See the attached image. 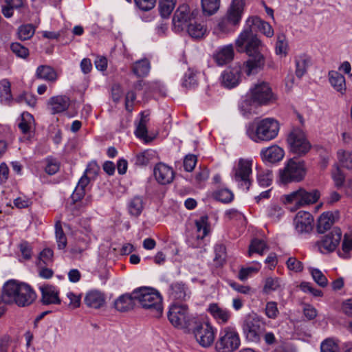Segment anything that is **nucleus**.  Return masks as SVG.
Instances as JSON below:
<instances>
[{"label":"nucleus","mask_w":352,"mask_h":352,"mask_svg":"<svg viewBox=\"0 0 352 352\" xmlns=\"http://www.w3.org/2000/svg\"><path fill=\"white\" fill-rule=\"evenodd\" d=\"M235 44L238 52H245L249 57L243 65L244 72L248 76L257 74L263 68L265 63L263 54L264 45L246 21Z\"/></svg>","instance_id":"f257e3e1"},{"label":"nucleus","mask_w":352,"mask_h":352,"mask_svg":"<svg viewBox=\"0 0 352 352\" xmlns=\"http://www.w3.org/2000/svg\"><path fill=\"white\" fill-rule=\"evenodd\" d=\"M36 298V294L29 285L15 280L7 281L3 287L1 295L0 317L6 310L3 303H14L19 307H24L32 304Z\"/></svg>","instance_id":"f03ea898"},{"label":"nucleus","mask_w":352,"mask_h":352,"mask_svg":"<svg viewBox=\"0 0 352 352\" xmlns=\"http://www.w3.org/2000/svg\"><path fill=\"white\" fill-rule=\"evenodd\" d=\"M278 131V122L270 118L255 119L246 128L248 136L255 142L272 140L277 136Z\"/></svg>","instance_id":"7ed1b4c3"},{"label":"nucleus","mask_w":352,"mask_h":352,"mask_svg":"<svg viewBox=\"0 0 352 352\" xmlns=\"http://www.w3.org/2000/svg\"><path fill=\"white\" fill-rule=\"evenodd\" d=\"M133 298L140 306L150 311L153 317L159 318L163 312L162 298L160 294L148 287H140L134 290Z\"/></svg>","instance_id":"20e7f679"},{"label":"nucleus","mask_w":352,"mask_h":352,"mask_svg":"<svg viewBox=\"0 0 352 352\" xmlns=\"http://www.w3.org/2000/svg\"><path fill=\"white\" fill-rule=\"evenodd\" d=\"M265 320L256 314L247 316L242 323L243 334L248 342L258 343L265 331Z\"/></svg>","instance_id":"39448f33"},{"label":"nucleus","mask_w":352,"mask_h":352,"mask_svg":"<svg viewBox=\"0 0 352 352\" xmlns=\"http://www.w3.org/2000/svg\"><path fill=\"white\" fill-rule=\"evenodd\" d=\"M244 5V0H232L226 14L218 24L220 31L225 33L233 31L241 21Z\"/></svg>","instance_id":"423d86ee"},{"label":"nucleus","mask_w":352,"mask_h":352,"mask_svg":"<svg viewBox=\"0 0 352 352\" xmlns=\"http://www.w3.org/2000/svg\"><path fill=\"white\" fill-rule=\"evenodd\" d=\"M240 344L239 333L234 327L229 326L221 330L215 349L218 352H234L239 348Z\"/></svg>","instance_id":"0eeeda50"},{"label":"nucleus","mask_w":352,"mask_h":352,"mask_svg":"<svg viewBox=\"0 0 352 352\" xmlns=\"http://www.w3.org/2000/svg\"><path fill=\"white\" fill-rule=\"evenodd\" d=\"M167 315L170 322L179 328H190L195 320V318L189 314L188 306L184 304H173Z\"/></svg>","instance_id":"6e6552de"},{"label":"nucleus","mask_w":352,"mask_h":352,"mask_svg":"<svg viewBox=\"0 0 352 352\" xmlns=\"http://www.w3.org/2000/svg\"><path fill=\"white\" fill-rule=\"evenodd\" d=\"M188 329L192 331L197 342L201 346L208 347L213 343L215 329L209 322L198 321L195 318L192 325Z\"/></svg>","instance_id":"1a4fd4ad"},{"label":"nucleus","mask_w":352,"mask_h":352,"mask_svg":"<svg viewBox=\"0 0 352 352\" xmlns=\"http://www.w3.org/2000/svg\"><path fill=\"white\" fill-rule=\"evenodd\" d=\"M305 173L304 161H296L294 157L288 161L283 170H280V179L285 184L300 182L305 177Z\"/></svg>","instance_id":"9d476101"},{"label":"nucleus","mask_w":352,"mask_h":352,"mask_svg":"<svg viewBox=\"0 0 352 352\" xmlns=\"http://www.w3.org/2000/svg\"><path fill=\"white\" fill-rule=\"evenodd\" d=\"M287 142L290 151L298 157L305 155L310 150L311 146L306 138L303 131L299 128H294L289 133Z\"/></svg>","instance_id":"9b49d317"},{"label":"nucleus","mask_w":352,"mask_h":352,"mask_svg":"<svg viewBox=\"0 0 352 352\" xmlns=\"http://www.w3.org/2000/svg\"><path fill=\"white\" fill-rule=\"evenodd\" d=\"M197 12L190 11V7L187 4L179 6L176 10L173 18V24L175 32H179L187 28L195 18Z\"/></svg>","instance_id":"f8f14e48"},{"label":"nucleus","mask_w":352,"mask_h":352,"mask_svg":"<svg viewBox=\"0 0 352 352\" xmlns=\"http://www.w3.org/2000/svg\"><path fill=\"white\" fill-rule=\"evenodd\" d=\"M233 179L238 183L240 188L248 190L251 185L250 176L252 173V162L240 159L237 166L232 170Z\"/></svg>","instance_id":"ddd939ff"},{"label":"nucleus","mask_w":352,"mask_h":352,"mask_svg":"<svg viewBox=\"0 0 352 352\" xmlns=\"http://www.w3.org/2000/svg\"><path fill=\"white\" fill-rule=\"evenodd\" d=\"M320 198V192L313 190L308 192L302 188L287 195L286 201L288 203L294 202L297 207L309 205L316 203Z\"/></svg>","instance_id":"4468645a"},{"label":"nucleus","mask_w":352,"mask_h":352,"mask_svg":"<svg viewBox=\"0 0 352 352\" xmlns=\"http://www.w3.org/2000/svg\"><path fill=\"white\" fill-rule=\"evenodd\" d=\"M250 92L252 101L258 104H266L274 99L271 87L264 81L255 84Z\"/></svg>","instance_id":"2eb2a0df"},{"label":"nucleus","mask_w":352,"mask_h":352,"mask_svg":"<svg viewBox=\"0 0 352 352\" xmlns=\"http://www.w3.org/2000/svg\"><path fill=\"white\" fill-rule=\"evenodd\" d=\"M341 239V230L339 228H334L330 232L317 241L316 245L322 253L332 252L340 244Z\"/></svg>","instance_id":"dca6fc26"},{"label":"nucleus","mask_w":352,"mask_h":352,"mask_svg":"<svg viewBox=\"0 0 352 352\" xmlns=\"http://www.w3.org/2000/svg\"><path fill=\"white\" fill-rule=\"evenodd\" d=\"M241 67L236 64L232 67H228L221 76V83L223 87L227 89L236 87L241 81Z\"/></svg>","instance_id":"f3484780"},{"label":"nucleus","mask_w":352,"mask_h":352,"mask_svg":"<svg viewBox=\"0 0 352 352\" xmlns=\"http://www.w3.org/2000/svg\"><path fill=\"white\" fill-rule=\"evenodd\" d=\"M314 219L312 215L305 211H299L294 219V223L298 233H308L313 229Z\"/></svg>","instance_id":"a211bd4d"},{"label":"nucleus","mask_w":352,"mask_h":352,"mask_svg":"<svg viewBox=\"0 0 352 352\" xmlns=\"http://www.w3.org/2000/svg\"><path fill=\"white\" fill-rule=\"evenodd\" d=\"M41 292V301L43 305H60L59 292L56 287L51 285H45L40 287Z\"/></svg>","instance_id":"6ab92c4d"},{"label":"nucleus","mask_w":352,"mask_h":352,"mask_svg":"<svg viewBox=\"0 0 352 352\" xmlns=\"http://www.w3.org/2000/svg\"><path fill=\"white\" fill-rule=\"evenodd\" d=\"M153 171L156 180L162 185L170 184L173 180V169L163 163L156 164Z\"/></svg>","instance_id":"aec40b11"},{"label":"nucleus","mask_w":352,"mask_h":352,"mask_svg":"<svg viewBox=\"0 0 352 352\" xmlns=\"http://www.w3.org/2000/svg\"><path fill=\"white\" fill-rule=\"evenodd\" d=\"M246 22L256 34L259 31L267 37H272L274 35V30L270 24L256 16H250Z\"/></svg>","instance_id":"412c9836"},{"label":"nucleus","mask_w":352,"mask_h":352,"mask_svg":"<svg viewBox=\"0 0 352 352\" xmlns=\"http://www.w3.org/2000/svg\"><path fill=\"white\" fill-rule=\"evenodd\" d=\"M234 54L232 45H225L214 53L213 59L217 65L223 66L232 60Z\"/></svg>","instance_id":"4be33fe9"},{"label":"nucleus","mask_w":352,"mask_h":352,"mask_svg":"<svg viewBox=\"0 0 352 352\" xmlns=\"http://www.w3.org/2000/svg\"><path fill=\"white\" fill-rule=\"evenodd\" d=\"M52 114L66 111L70 105V99L66 96H56L50 98L47 102Z\"/></svg>","instance_id":"5701e85b"},{"label":"nucleus","mask_w":352,"mask_h":352,"mask_svg":"<svg viewBox=\"0 0 352 352\" xmlns=\"http://www.w3.org/2000/svg\"><path fill=\"white\" fill-rule=\"evenodd\" d=\"M134 296V291L131 294L120 296L114 302L115 309L120 312L131 310L137 302V298H133Z\"/></svg>","instance_id":"b1692460"},{"label":"nucleus","mask_w":352,"mask_h":352,"mask_svg":"<svg viewBox=\"0 0 352 352\" xmlns=\"http://www.w3.org/2000/svg\"><path fill=\"white\" fill-rule=\"evenodd\" d=\"M168 292L169 298L173 300L185 301L189 298L188 289L182 282L172 283Z\"/></svg>","instance_id":"393cba45"},{"label":"nucleus","mask_w":352,"mask_h":352,"mask_svg":"<svg viewBox=\"0 0 352 352\" xmlns=\"http://www.w3.org/2000/svg\"><path fill=\"white\" fill-rule=\"evenodd\" d=\"M84 301L87 307L99 309L105 304V296L100 291L91 290L86 294Z\"/></svg>","instance_id":"a878e982"},{"label":"nucleus","mask_w":352,"mask_h":352,"mask_svg":"<svg viewBox=\"0 0 352 352\" xmlns=\"http://www.w3.org/2000/svg\"><path fill=\"white\" fill-rule=\"evenodd\" d=\"M208 311L219 324H225L230 320L232 314L230 310L219 307L217 303L209 305Z\"/></svg>","instance_id":"bb28decb"},{"label":"nucleus","mask_w":352,"mask_h":352,"mask_svg":"<svg viewBox=\"0 0 352 352\" xmlns=\"http://www.w3.org/2000/svg\"><path fill=\"white\" fill-rule=\"evenodd\" d=\"M261 155L264 161L270 163H276L280 161L285 155L284 151L278 146L274 145L263 149Z\"/></svg>","instance_id":"cd10ccee"},{"label":"nucleus","mask_w":352,"mask_h":352,"mask_svg":"<svg viewBox=\"0 0 352 352\" xmlns=\"http://www.w3.org/2000/svg\"><path fill=\"white\" fill-rule=\"evenodd\" d=\"M25 0H4L5 4L1 6V12L6 18H10L15 10H19L25 5Z\"/></svg>","instance_id":"c85d7f7f"},{"label":"nucleus","mask_w":352,"mask_h":352,"mask_svg":"<svg viewBox=\"0 0 352 352\" xmlns=\"http://www.w3.org/2000/svg\"><path fill=\"white\" fill-rule=\"evenodd\" d=\"M149 116L150 113L148 111H144L140 113V120L137 124L135 134V135L140 138L146 140L148 138L147 133L148 130L146 127V124L149 121Z\"/></svg>","instance_id":"c756f323"},{"label":"nucleus","mask_w":352,"mask_h":352,"mask_svg":"<svg viewBox=\"0 0 352 352\" xmlns=\"http://www.w3.org/2000/svg\"><path fill=\"white\" fill-rule=\"evenodd\" d=\"M335 222V215L331 212H323L318 220L317 230L319 233H324L331 228Z\"/></svg>","instance_id":"7c9ffc66"},{"label":"nucleus","mask_w":352,"mask_h":352,"mask_svg":"<svg viewBox=\"0 0 352 352\" xmlns=\"http://www.w3.org/2000/svg\"><path fill=\"white\" fill-rule=\"evenodd\" d=\"M329 82L331 86L338 92L343 94L346 91L344 76L336 71L329 72Z\"/></svg>","instance_id":"2f4dec72"},{"label":"nucleus","mask_w":352,"mask_h":352,"mask_svg":"<svg viewBox=\"0 0 352 352\" xmlns=\"http://www.w3.org/2000/svg\"><path fill=\"white\" fill-rule=\"evenodd\" d=\"M150 68V63L146 58L137 60L131 66L132 72L138 78L146 76L149 73Z\"/></svg>","instance_id":"473e14b6"},{"label":"nucleus","mask_w":352,"mask_h":352,"mask_svg":"<svg viewBox=\"0 0 352 352\" xmlns=\"http://www.w3.org/2000/svg\"><path fill=\"white\" fill-rule=\"evenodd\" d=\"M296 75L300 78L307 72V69L311 63V58L306 54H302L295 58Z\"/></svg>","instance_id":"72a5a7b5"},{"label":"nucleus","mask_w":352,"mask_h":352,"mask_svg":"<svg viewBox=\"0 0 352 352\" xmlns=\"http://www.w3.org/2000/svg\"><path fill=\"white\" fill-rule=\"evenodd\" d=\"M36 75L38 78L49 81H55L57 77L55 70L47 65H40L38 67Z\"/></svg>","instance_id":"f704fd0d"},{"label":"nucleus","mask_w":352,"mask_h":352,"mask_svg":"<svg viewBox=\"0 0 352 352\" xmlns=\"http://www.w3.org/2000/svg\"><path fill=\"white\" fill-rule=\"evenodd\" d=\"M338 160L340 168L352 170V152L340 150L337 153Z\"/></svg>","instance_id":"c9c22d12"},{"label":"nucleus","mask_w":352,"mask_h":352,"mask_svg":"<svg viewBox=\"0 0 352 352\" xmlns=\"http://www.w3.org/2000/svg\"><path fill=\"white\" fill-rule=\"evenodd\" d=\"M144 208V202L142 197L135 196L128 205L129 212L131 215L138 217Z\"/></svg>","instance_id":"e433bc0d"},{"label":"nucleus","mask_w":352,"mask_h":352,"mask_svg":"<svg viewBox=\"0 0 352 352\" xmlns=\"http://www.w3.org/2000/svg\"><path fill=\"white\" fill-rule=\"evenodd\" d=\"M188 34L195 38H200L204 35L206 29L204 25L197 23L195 20L186 29Z\"/></svg>","instance_id":"4c0bfd02"},{"label":"nucleus","mask_w":352,"mask_h":352,"mask_svg":"<svg viewBox=\"0 0 352 352\" xmlns=\"http://www.w3.org/2000/svg\"><path fill=\"white\" fill-rule=\"evenodd\" d=\"M220 6V0H201V7L205 15L211 16L216 13Z\"/></svg>","instance_id":"58836bf2"},{"label":"nucleus","mask_w":352,"mask_h":352,"mask_svg":"<svg viewBox=\"0 0 352 352\" xmlns=\"http://www.w3.org/2000/svg\"><path fill=\"white\" fill-rule=\"evenodd\" d=\"M266 250H268V247L264 241L258 239H254L250 244L248 254L250 256H252L253 253H257L262 255Z\"/></svg>","instance_id":"ea45409f"},{"label":"nucleus","mask_w":352,"mask_h":352,"mask_svg":"<svg viewBox=\"0 0 352 352\" xmlns=\"http://www.w3.org/2000/svg\"><path fill=\"white\" fill-rule=\"evenodd\" d=\"M11 99L10 82L3 79L0 82V101L1 103H8Z\"/></svg>","instance_id":"a19ab883"},{"label":"nucleus","mask_w":352,"mask_h":352,"mask_svg":"<svg viewBox=\"0 0 352 352\" xmlns=\"http://www.w3.org/2000/svg\"><path fill=\"white\" fill-rule=\"evenodd\" d=\"M208 217L206 215L201 216L198 220H196L195 225L197 231L199 233L197 238L204 239L209 232V226L208 224Z\"/></svg>","instance_id":"79ce46f5"},{"label":"nucleus","mask_w":352,"mask_h":352,"mask_svg":"<svg viewBox=\"0 0 352 352\" xmlns=\"http://www.w3.org/2000/svg\"><path fill=\"white\" fill-rule=\"evenodd\" d=\"M176 1L175 0H160L159 3V10L161 16L163 18H167L173 12Z\"/></svg>","instance_id":"37998d69"},{"label":"nucleus","mask_w":352,"mask_h":352,"mask_svg":"<svg viewBox=\"0 0 352 352\" xmlns=\"http://www.w3.org/2000/svg\"><path fill=\"white\" fill-rule=\"evenodd\" d=\"M197 85L196 74L189 69L184 74L182 81V86L187 89L195 88Z\"/></svg>","instance_id":"c03bdc74"},{"label":"nucleus","mask_w":352,"mask_h":352,"mask_svg":"<svg viewBox=\"0 0 352 352\" xmlns=\"http://www.w3.org/2000/svg\"><path fill=\"white\" fill-rule=\"evenodd\" d=\"M345 178L346 176L341 170V168L339 166L336 165V169L332 172V179L334 182L335 186L338 189L344 187V184L346 182Z\"/></svg>","instance_id":"a18cd8bd"},{"label":"nucleus","mask_w":352,"mask_h":352,"mask_svg":"<svg viewBox=\"0 0 352 352\" xmlns=\"http://www.w3.org/2000/svg\"><path fill=\"white\" fill-rule=\"evenodd\" d=\"M261 268L260 264L258 263H256L254 266H250L248 267H242L239 272L238 278L242 280H246L249 276H250L252 274L256 273L259 271Z\"/></svg>","instance_id":"49530a36"},{"label":"nucleus","mask_w":352,"mask_h":352,"mask_svg":"<svg viewBox=\"0 0 352 352\" xmlns=\"http://www.w3.org/2000/svg\"><path fill=\"white\" fill-rule=\"evenodd\" d=\"M34 27L31 24L23 25L18 30L19 38L21 41L30 38L34 34Z\"/></svg>","instance_id":"de8ad7c7"},{"label":"nucleus","mask_w":352,"mask_h":352,"mask_svg":"<svg viewBox=\"0 0 352 352\" xmlns=\"http://www.w3.org/2000/svg\"><path fill=\"white\" fill-rule=\"evenodd\" d=\"M321 352H340L338 344L333 339L327 338L320 345Z\"/></svg>","instance_id":"09e8293b"},{"label":"nucleus","mask_w":352,"mask_h":352,"mask_svg":"<svg viewBox=\"0 0 352 352\" xmlns=\"http://www.w3.org/2000/svg\"><path fill=\"white\" fill-rule=\"evenodd\" d=\"M56 239L58 248L59 250L64 249L67 245V238L61 226L58 223L56 224Z\"/></svg>","instance_id":"8fccbe9b"},{"label":"nucleus","mask_w":352,"mask_h":352,"mask_svg":"<svg viewBox=\"0 0 352 352\" xmlns=\"http://www.w3.org/2000/svg\"><path fill=\"white\" fill-rule=\"evenodd\" d=\"M280 286V280L278 278L268 277L265 280L263 292L268 293L276 290Z\"/></svg>","instance_id":"3c124183"},{"label":"nucleus","mask_w":352,"mask_h":352,"mask_svg":"<svg viewBox=\"0 0 352 352\" xmlns=\"http://www.w3.org/2000/svg\"><path fill=\"white\" fill-rule=\"evenodd\" d=\"M214 196L217 200L223 203H229L234 197L233 193L226 188L217 190L215 192Z\"/></svg>","instance_id":"603ef678"},{"label":"nucleus","mask_w":352,"mask_h":352,"mask_svg":"<svg viewBox=\"0 0 352 352\" xmlns=\"http://www.w3.org/2000/svg\"><path fill=\"white\" fill-rule=\"evenodd\" d=\"M10 49L18 57L26 58L29 56V50L19 43H13L10 45Z\"/></svg>","instance_id":"864d4df0"},{"label":"nucleus","mask_w":352,"mask_h":352,"mask_svg":"<svg viewBox=\"0 0 352 352\" xmlns=\"http://www.w3.org/2000/svg\"><path fill=\"white\" fill-rule=\"evenodd\" d=\"M287 50V43L285 41L284 34H280L277 36V42L276 44V53L278 55L286 56Z\"/></svg>","instance_id":"5fc2aeb1"},{"label":"nucleus","mask_w":352,"mask_h":352,"mask_svg":"<svg viewBox=\"0 0 352 352\" xmlns=\"http://www.w3.org/2000/svg\"><path fill=\"white\" fill-rule=\"evenodd\" d=\"M311 274L314 280L318 285L322 287H324L327 285V278L320 270L318 269H312Z\"/></svg>","instance_id":"6e6d98bb"},{"label":"nucleus","mask_w":352,"mask_h":352,"mask_svg":"<svg viewBox=\"0 0 352 352\" xmlns=\"http://www.w3.org/2000/svg\"><path fill=\"white\" fill-rule=\"evenodd\" d=\"M267 213L270 218L276 221L282 216L283 210L279 206L271 205L267 208Z\"/></svg>","instance_id":"4d7b16f0"},{"label":"nucleus","mask_w":352,"mask_h":352,"mask_svg":"<svg viewBox=\"0 0 352 352\" xmlns=\"http://www.w3.org/2000/svg\"><path fill=\"white\" fill-rule=\"evenodd\" d=\"M352 250V238L344 239L342 244V251H338V255L344 258H349V252Z\"/></svg>","instance_id":"13d9d810"},{"label":"nucleus","mask_w":352,"mask_h":352,"mask_svg":"<svg viewBox=\"0 0 352 352\" xmlns=\"http://www.w3.org/2000/svg\"><path fill=\"white\" fill-rule=\"evenodd\" d=\"M279 311L277 307V303L274 301L267 302L265 306V314L271 319L277 318Z\"/></svg>","instance_id":"bf43d9fd"},{"label":"nucleus","mask_w":352,"mask_h":352,"mask_svg":"<svg viewBox=\"0 0 352 352\" xmlns=\"http://www.w3.org/2000/svg\"><path fill=\"white\" fill-rule=\"evenodd\" d=\"M197 162V156L192 154L186 155L184 160V167L186 171L191 172L194 170Z\"/></svg>","instance_id":"052dcab7"},{"label":"nucleus","mask_w":352,"mask_h":352,"mask_svg":"<svg viewBox=\"0 0 352 352\" xmlns=\"http://www.w3.org/2000/svg\"><path fill=\"white\" fill-rule=\"evenodd\" d=\"M286 265L289 270L295 272H300L303 270L302 263L297 260L295 257H289L286 262Z\"/></svg>","instance_id":"680f3d73"},{"label":"nucleus","mask_w":352,"mask_h":352,"mask_svg":"<svg viewBox=\"0 0 352 352\" xmlns=\"http://www.w3.org/2000/svg\"><path fill=\"white\" fill-rule=\"evenodd\" d=\"M31 120H33V116L31 114H23L22 120L19 124V128L21 129L23 133L26 134L30 131V122Z\"/></svg>","instance_id":"e2e57ef3"},{"label":"nucleus","mask_w":352,"mask_h":352,"mask_svg":"<svg viewBox=\"0 0 352 352\" xmlns=\"http://www.w3.org/2000/svg\"><path fill=\"white\" fill-rule=\"evenodd\" d=\"M157 0H134L136 6L142 11L152 10L156 3Z\"/></svg>","instance_id":"0e129e2a"},{"label":"nucleus","mask_w":352,"mask_h":352,"mask_svg":"<svg viewBox=\"0 0 352 352\" xmlns=\"http://www.w3.org/2000/svg\"><path fill=\"white\" fill-rule=\"evenodd\" d=\"M272 181V172L267 170L265 173H260L258 175V182L261 186H269Z\"/></svg>","instance_id":"69168bd1"},{"label":"nucleus","mask_w":352,"mask_h":352,"mask_svg":"<svg viewBox=\"0 0 352 352\" xmlns=\"http://www.w3.org/2000/svg\"><path fill=\"white\" fill-rule=\"evenodd\" d=\"M19 249L24 259L29 260L32 257V247L27 241L19 244Z\"/></svg>","instance_id":"338daca9"},{"label":"nucleus","mask_w":352,"mask_h":352,"mask_svg":"<svg viewBox=\"0 0 352 352\" xmlns=\"http://www.w3.org/2000/svg\"><path fill=\"white\" fill-rule=\"evenodd\" d=\"M150 157L148 151H144L136 155L135 164L138 166H146L148 164Z\"/></svg>","instance_id":"774afa93"}]
</instances>
